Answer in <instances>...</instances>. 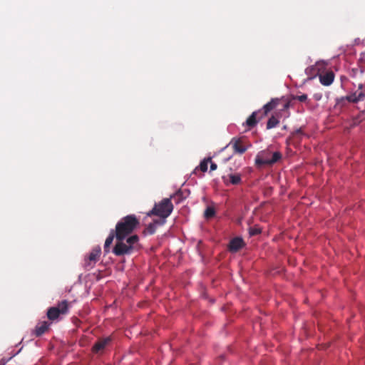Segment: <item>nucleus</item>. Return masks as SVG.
<instances>
[{
    "label": "nucleus",
    "mask_w": 365,
    "mask_h": 365,
    "mask_svg": "<svg viewBox=\"0 0 365 365\" xmlns=\"http://www.w3.org/2000/svg\"><path fill=\"white\" fill-rule=\"evenodd\" d=\"M59 311V313L63 315L66 314L69 309V303L66 300H63L57 304L55 307Z\"/></svg>",
    "instance_id": "nucleus-14"
},
{
    "label": "nucleus",
    "mask_w": 365,
    "mask_h": 365,
    "mask_svg": "<svg viewBox=\"0 0 365 365\" xmlns=\"http://www.w3.org/2000/svg\"><path fill=\"white\" fill-rule=\"evenodd\" d=\"M222 180L225 185H237L242 182L241 175L239 173H230L227 176H222Z\"/></svg>",
    "instance_id": "nucleus-8"
},
{
    "label": "nucleus",
    "mask_w": 365,
    "mask_h": 365,
    "mask_svg": "<svg viewBox=\"0 0 365 365\" xmlns=\"http://www.w3.org/2000/svg\"><path fill=\"white\" fill-rule=\"evenodd\" d=\"M261 232V230L259 227H252L249 229V233L250 236H255Z\"/></svg>",
    "instance_id": "nucleus-22"
},
{
    "label": "nucleus",
    "mask_w": 365,
    "mask_h": 365,
    "mask_svg": "<svg viewBox=\"0 0 365 365\" xmlns=\"http://www.w3.org/2000/svg\"><path fill=\"white\" fill-rule=\"evenodd\" d=\"M140 222L135 215H128L121 218L116 224L115 239L127 238L137 228Z\"/></svg>",
    "instance_id": "nucleus-1"
},
{
    "label": "nucleus",
    "mask_w": 365,
    "mask_h": 365,
    "mask_svg": "<svg viewBox=\"0 0 365 365\" xmlns=\"http://www.w3.org/2000/svg\"><path fill=\"white\" fill-rule=\"evenodd\" d=\"M289 107V102H287V103H286L284 104V109H287Z\"/></svg>",
    "instance_id": "nucleus-28"
},
{
    "label": "nucleus",
    "mask_w": 365,
    "mask_h": 365,
    "mask_svg": "<svg viewBox=\"0 0 365 365\" xmlns=\"http://www.w3.org/2000/svg\"><path fill=\"white\" fill-rule=\"evenodd\" d=\"M243 245L242 238L235 237L230 242L228 249L230 252H236L243 247Z\"/></svg>",
    "instance_id": "nucleus-13"
},
{
    "label": "nucleus",
    "mask_w": 365,
    "mask_h": 365,
    "mask_svg": "<svg viewBox=\"0 0 365 365\" xmlns=\"http://www.w3.org/2000/svg\"><path fill=\"white\" fill-rule=\"evenodd\" d=\"M282 158V154L279 151L272 153L269 150H264L257 153L255 158V165L261 168L264 165L271 166Z\"/></svg>",
    "instance_id": "nucleus-3"
},
{
    "label": "nucleus",
    "mask_w": 365,
    "mask_h": 365,
    "mask_svg": "<svg viewBox=\"0 0 365 365\" xmlns=\"http://www.w3.org/2000/svg\"><path fill=\"white\" fill-rule=\"evenodd\" d=\"M230 145H232L234 152L238 154L245 153L252 146L244 138H233Z\"/></svg>",
    "instance_id": "nucleus-6"
},
{
    "label": "nucleus",
    "mask_w": 365,
    "mask_h": 365,
    "mask_svg": "<svg viewBox=\"0 0 365 365\" xmlns=\"http://www.w3.org/2000/svg\"><path fill=\"white\" fill-rule=\"evenodd\" d=\"M279 101L280 100L279 98H272L269 102L266 103L261 109L262 115L259 117V119L264 118L269 112L274 109L279 104Z\"/></svg>",
    "instance_id": "nucleus-10"
},
{
    "label": "nucleus",
    "mask_w": 365,
    "mask_h": 365,
    "mask_svg": "<svg viewBox=\"0 0 365 365\" xmlns=\"http://www.w3.org/2000/svg\"><path fill=\"white\" fill-rule=\"evenodd\" d=\"M210 170L213 171L215 170L217 168V165L216 163L210 162Z\"/></svg>",
    "instance_id": "nucleus-26"
},
{
    "label": "nucleus",
    "mask_w": 365,
    "mask_h": 365,
    "mask_svg": "<svg viewBox=\"0 0 365 365\" xmlns=\"http://www.w3.org/2000/svg\"><path fill=\"white\" fill-rule=\"evenodd\" d=\"M139 237L137 235H130L127 238L116 240L113 253L116 256L131 255L138 250Z\"/></svg>",
    "instance_id": "nucleus-2"
},
{
    "label": "nucleus",
    "mask_w": 365,
    "mask_h": 365,
    "mask_svg": "<svg viewBox=\"0 0 365 365\" xmlns=\"http://www.w3.org/2000/svg\"><path fill=\"white\" fill-rule=\"evenodd\" d=\"M114 237H115V231L112 230L105 241L104 252L106 254H108L110 252V246L112 244Z\"/></svg>",
    "instance_id": "nucleus-15"
},
{
    "label": "nucleus",
    "mask_w": 365,
    "mask_h": 365,
    "mask_svg": "<svg viewBox=\"0 0 365 365\" xmlns=\"http://www.w3.org/2000/svg\"><path fill=\"white\" fill-rule=\"evenodd\" d=\"M294 133H295V134H301V133H302V128L297 129V130L294 132Z\"/></svg>",
    "instance_id": "nucleus-27"
},
{
    "label": "nucleus",
    "mask_w": 365,
    "mask_h": 365,
    "mask_svg": "<svg viewBox=\"0 0 365 365\" xmlns=\"http://www.w3.org/2000/svg\"><path fill=\"white\" fill-rule=\"evenodd\" d=\"M158 222V221H155L154 223H150L145 228V232L149 235L154 234L156 230L155 223Z\"/></svg>",
    "instance_id": "nucleus-20"
},
{
    "label": "nucleus",
    "mask_w": 365,
    "mask_h": 365,
    "mask_svg": "<svg viewBox=\"0 0 365 365\" xmlns=\"http://www.w3.org/2000/svg\"><path fill=\"white\" fill-rule=\"evenodd\" d=\"M215 215V210L212 207H207L204 212V217L206 219H210Z\"/></svg>",
    "instance_id": "nucleus-19"
},
{
    "label": "nucleus",
    "mask_w": 365,
    "mask_h": 365,
    "mask_svg": "<svg viewBox=\"0 0 365 365\" xmlns=\"http://www.w3.org/2000/svg\"><path fill=\"white\" fill-rule=\"evenodd\" d=\"M111 341V338L110 336L101 339L95 343L93 346V351L97 353L103 349Z\"/></svg>",
    "instance_id": "nucleus-12"
},
{
    "label": "nucleus",
    "mask_w": 365,
    "mask_h": 365,
    "mask_svg": "<svg viewBox=\"0 0 365 365\" xmlns=\"http://www.w3.org/2000/svg\"><path fill=\"white\" fill-rule=\"evenodd\" d=\"M212 160V158L210 157L207 158H205L204 160H202L200 165H199V167L196 168L194 170V173H196L197 171L198 170V169L200 170H201L202 172L205 173L207 170V166H208V163L210 162H211Z\"/></svg>",
    "instance_id": "nucleus-17"
},
{
    "label": "nucleus",
    "mask_w": 365,
    "mask_h": 365,
    "mask_svg": "<svg viewBox=\"0 0 365 365\" xmlns=\"http://www.w3.org/2000/svg\"><path fill=\"white\" fill-rule=\"evenodd\" d=\"M262 115V110L254 111L247 119L243 125L247 126L250 129L254 128L258 123L259 117Z\"/></svg>",
    "instance_id": "nucleus-9"
},
{
    "label": "nucleus",
    "mask_w": 365,
    "mask_h": 365,
    "mask_svg": "<svg viewBox=\"0 0 365 365\" xmlns=\"http://www.w3.org/2000/svg\"><path fill=\"white\" fill-rule=\"evenodd\" d=\"M356 95H357V101H358V102L359 101H364L365 99V93H364V92H363L362 91H356Z\"/></svg>",
    "instance_id": "nucleus-24"
},
{
    "label": "nucleus",
    "mask_w": 365,
    "mask_h": 365,
    "mask_svg": "<svg viewBox=\"0 0 365 365\" xmlns=\"http://www.w3.org/2000/svg\"><path fill=\"white\" fill-rule=\"evenodd\" d=\"M279 120L274 115H272L267 120L266 128L267 130L275 128L277 125H279Z\"/></svg>",
    "instance_id": "nucleus-18"
},
{
    "label": "nucleus",
    "mask_w": 365,
    "mask_h": 365,
    "mask_svg": "<svg viewBox=\"0 0 365 365\" xmlns=\"http://www.w3.org/2000/svg\"><path fill=\"white\" fill-rule=\"evenodd\" d=\"M320 83L325 86H330L334 79V73L333 71H327L324 74H320L319 76Z\"/></svg>",
    "instance_id": "nucleus-11"
},
{
    "label": "nucleus",
    "mask_w": 365,
    "mask_h": 365,
    "mask_svg": "<svg viewBox=\"0 0 365 365\" xmlns=\"http://www.w3.org/2000/svg\"><path fill=\"white\" fill-rule=\"evenodd\" d=\"M346 100L351 103H357V95L356 93L354 92L346 97Z\"/></svg>",
    "instance_id": "nucleus-23"
},
{
    "label": "nucleus",
    "mask_w": 365,
    "mask_h": 365,
    "mask_svg": "<svg viewBox=\"0 0 365 365\" xmlns=\"http://www.w3.org/2000/svg\"><path fill=\"white\" fill-rule=\"evenodd\" d=\"M173 205L170 198H164L148 213V216L155 215L163 219L167 218L172 212Z\"/></svg>",
    "instance_id": "nucleus-4"
},
{
    "label": "nucleus",
    "mask_w": 365,
    "mask_h": 365,
    "mask_svg": "<svg viewBox=\"0 0 365 365\" xmlns=\"http://www.w3.org/2000/svg\"><path fill=\"white\" fill-rule=\"evenodd\" d=\"M46 315L48 319L53 321L57 319L61 314L56 307H52L48 309Z\"/></svg>",
    "instance_id": "nucleus-16"
},
{
    "label": "nucleus",
    "mask_w": 365,
    "mask_h": 365,
    "mask_svg": "<svg viewBox=\"0 0 365 365\" xmlns=\"http://www.w3.org/2000/svg\"><path fill=\"white\" fill-rule=\"evenodd\" d=\"M308 96L307 94H302L301 96H292V100H298L300 102H305L307 101Z\"/></svg>",
    "instance_id": "nucleus-21"
},
{
    "label": "nucleus",
    "mask_w": 365,
    "mask_h": 365,
    "mask_svg": "<svg viewBox=\"0 0 365 365\" xmlns=\"http://www.w3.org/2000/svg\"><path fill=\"white\" fill-rule=\"evenodd\" d=\"M175 202L179 203L180 202V192H178L171 197Z\"/></svg>",
    "instance_id": "nucleus-25"
},
{
    "label": "nucleus",
    "mask_w": 365,
    "mask_h": 365,
    "mask_svg": "<svg viewBox=\"0 0 365 365\" xmlns=\"http://www.w3.org/2000/svg\"><path fill=\"white\" fill-rule=\"evenodd\" d=\"M50 326L51 323L46 321L39 322L32 331V334L39 337L48 331Z\"/></svg>",
    "instance_id": "nucleus-7"
},
{
    "label": "nucleus",
    "mask_w": 365,
    "mask_h": 365,
    "mask_svg": "<svg viewBox=\"0 0 365 365\" xmlns=\"http://www.w3.org/2000/svg\"><path fill=\"white\" fill-rule=\"evenodd\" d=\"M101 254V247H94L84 258V268L87 270H90L91 269L93 268L96 262L98 261Z\"/></svg>",
    "instance_id": "nucleus-5"
},
{
    "label": "nucleus",
    "mask_w": 365,
    "mask_h": 365,
    "mask_svg": "<svg viewBox=\"0 0 365 365\" xmlns=\"http://www.w3.org/2000/svg\"><path fill=\"white\" fill-rule=\"evenodd\" d=\"M362 87H363V85H362V84H360V85L359 86V90H361V89H362Z\"/></svg>",
    "instance_id": "nucleus-29"
}]
</instances>
